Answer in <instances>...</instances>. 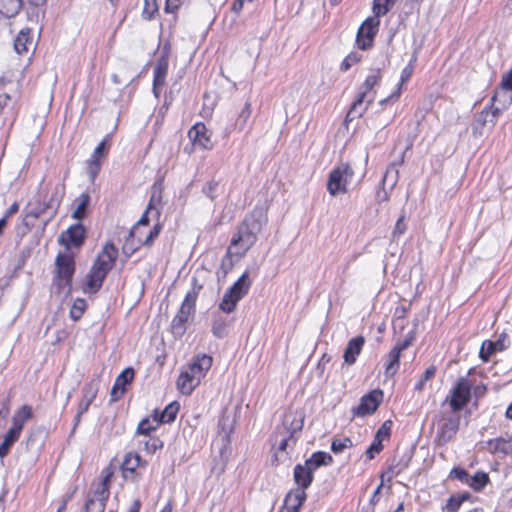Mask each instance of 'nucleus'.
<instances>
[{"instance_id": "nucleus-1", "label": "nucleus", "mask_w": 512, "mask_h": 512, "mask_svg": "<svg viewBox=\"0 0 512 512\" xmlns=\"http://www.w3.org/2000/svg\"><path fill=\"white\" fill-rule=\"evenodd\" d=\"M304 426V418H283L275 427L274 443L276 446L272 463L279 465L290 459Z\"/></svg>"}, {"instance_id": "nucleus-2", "label": "nucleus", "mask_w": 512, "mask_h": 512, "mask_svg": "<svg viewBox=\"0 0 512 512\" xmlns=\"http://www.w3.org/2000/svg\"><path fill=\"white\" fill-rule=\"evenodd\" d=\"M267 223V215L262 208H255L248 214L231 240V248L236 254H245L257 241L258 234Z\"/></svg>"}, {"instance_id": "nucleus-3", "label": "nucleus", "mask_w": 512, "mask_h": 512, "mask_svg": "<svg viewBox=\"0 0 512 512\" xmlns=\"http://www.w3.org/2000/svg\"><path fill=\"white\" fill-rule=\"evenodd\" d=\"M64 195V185L57 184L54 187H46L45 192H40L34 204H30L29 216L39 218L45 213L53 217L58 210Z\"/></svg>"}, {"instance_id": "nucleus-4", "label": "nucleus", "mask_w": 512, "mask_h": 512, "mask_svg": "<svg viewBox=\"0 0 512 512\" xmlns=\"http://www.w3.org/2000/svg\"><path fill=\"white\" fill-rule=\"evenodd\" d=\"M235 427L236 418H219L217 441L221 442V447L219 448V461L215 459V464L212 467V472L217 475L225 471L226 464L231 454L230 436L234 432Z\"/></svg>"}, {"instance_id": "nucleus-5", "label": "nucleus", "mask_w": 512, "mask_h": 512, "mask_svg": "<svg viewBox=\"0 0 512 512\" xmlns=\"http://www.w3.org/2000/svg\"><path fill=\"white\" fill-rule=\"evenodd\" d=\"M111 472H106L102 479L93 483L87 494L85 502V512H104L106 502L110 495Z\"/></svg>"}, {"instance_id": "nucleus-6", "label": "nucleus", "mask_w": 512, "mask_h": 512, "mask_svg": "<svg viewBox=\"0 0 512 512\" xmlns=\"http://www.w3.org/2000/svg\"><path fill=\"white\" fill-rule=\"evenodd\" d=\"M197 296L198 292L194 289L186 294L177 315L172 320L171 327L174 335L182 336L185 333L186 324L195 311Z\"/></svg>"}, {"instance_id": "nucleus-7", "label": "nucleus", "mask_w": 512, "mask_h": 512, "mask_svg": "<svg viewBox=\"0 0 512 512\" xmlns=\"http://www.w3.org/2000/svg\"><path fill=\"white\" fill-rule=\"evenodd\" d=\"M354 171L349 164L343 163L334 168L327 181V190L332 196L348 191V184L351 182Z\"/></svg>"}, {"instance_id": "nucleus-8", "label": "nucleus", "mask_w": 512, "mask_h": 512, "mask_svg": "<svg viewBox=\"0 0 512 512\" xmlns=\"http://www.w3.org/2000/svg\"><path fill=\"white\" fill-rule=\"evenodd\" d=\"M55 265L57 269L55 280L57 286L69 291L75 270L73 257L69 254H59L55 260Z\"/></svg>"}, {"instance_id": "nucleus-9", "label": "nucleus", "mask_w": 512, "mask_h": 512, "mask_svg": "<svg viewBox=\"0 0 512 512\" xmlns=\"http://www.w3.org/2000/svg\"><path fill=\"white\" fill-rule=\"evenodd\" d=\"M472 397V387L468 379L460 378L451 390L450 406L452 411L461 410Z\"/></svg>"}, {"instance_id": "nucleus-10", "label": "nucleus", "mask_w": 512, "mask_h": 512, "mask_svg": "<svg viewBox=\"0 0 512 512\" xmlns=\"http://www.w3.org/2000/svg\"><path fill=\"white\" fill-rule=\"evenodd\" d=\"M380 20L376 17H368L359 27L356 37V44L361 50L370 48L378 31Z\"/></svg>"}, {"instance_id": "nucleus-11", "label": "nucleus", "mask_w": 512, "mask_h": 512, "mask_svg": "<svg viewBox=\"0 0 512 512\" xmlns=\"http://www.w3.org/2000/svg\"><path fill=\"white\" fill-rule=\"evenodd\" d=\"M19 97L18 82L12 81L5 76L0 78V113L6 108L13 110Z\"/></svg>"}, {"instance_id": "nucleus-12", "label": "nucleus", "mask_w": 512, "mask_h": 512, "mask_svg": "<svg viewBox=\"0 0 512 512\" xmlns=\"http://www.w3.org/2000/svg\"><path fill=\"white\" fill-rule=\"evenodd\" d=\"M433 428L436 430V440L444 444L451 440L459 428V418H435Z\"/></svg>"}, {"instance_id": "nucleus-13", "label": "nucleus", "mask_w": 512, "mask_h": 512, "mask_svg": "<svg viewBox=\"0 0 512 512\" xmlns=\"http://www.w3.org/2000/svg\"><path fill=\"white\" fill-rule=\"evenodd\" d=\"M383 400L381 390H373L361 398L360 404L352 409L354 416L373 414Z\"/></svg>"}, {"instance_id": "nucleus-14", "label": "nucleus", "mask_w": 512, "mask_h": 512, "mask_svg": "<svg viewBox=\"0 0 512 512\" xmlns=\"http://www.w3.org/2000/svg\"><path fill=\"white\" fill-rule=\"evenodd\" d=\"M392 425L393 422L390 419H388L377 430L372 443L365 452L366 457L369 460L374 459L375 455L379 454L383 450L382 442L390 438Z\"/></svg>"}, {"instance_id": "nucleus-15", "label": "nucleus", "mask_w": 512, "mask_h": 512, "mask_svg": "<svg viewBox=\"0 0 512 512\" xmlns=\"http://www.w3.org/2000/svg\"><path fill=\"white\" fill-rule=\"evenodd\" d=\"M26 418H14L12 426L4 435L3 442L0 444V459L8 455L11 447L18 441L24 427Z\"/></svg>"}, {"instance_id": "nucleus-16", "label": "nucleus", "mask_w": 512, "mask_h": 512, "mask_svg": "<svg viewBox=\"0 0 512 512\" xmlns=\"http://www.w3.org/2000/svg\"><path fill=\"white\" fill-rule=\"evenodd\" d=\"M501 96L504 97V102L501 107H496L493 110L494 117L497 114H500L502 110L506 109L512 103V68L509 70L508 73L503 75L501 81V88L495 92L493 100L497 101Z\"/></svg>"}, {"instance_id": "nucleus-17", "label": "nucleus", "mask_w": 512, "mask_h": 512, "mask_svg": "<svg viewBox=\"0 0 512 512\" xmlns=\"http://www.w3.org/2000/svg\"><path fill=\"white\" fill-rule=\"evenodd\" d=\"M118 250L112 243H106L93 264L94 267L108 274L115 265Z\"/></svg>"}, {"instance_id": "nucleus-18", "label": "nucleus", "mask_w": 512, "mask_h": 512, "mask_svg": "<svg viewBox=\"0 0 512 512\" xmlns=\"http://www.w3.org/2000/svg\"><path fill=\"white\" fill-rule=\"evenodd\" d=\"M412 459L411 452H405L400 457H394L391 460V463L388 465L387 469L382 472L381 479L384 481L385 479L388 482H391L392 479L406 470L410 464Z\"/></svg>"}, {"instance_id": "nucleus-19", "label": "nucleus", "mask_w": 512, "mask_h": 512, "mask_svg": "<svg viewBox=\"0 0 512 512\" xmlns=\"http://www.w3.org/2000/svg\"><path fill=\"white\" fill-rule=\"evenodd\" d=\"M154 200H155V196L153 195L151 197V200L147 206L145 213L138 220L137 224L131 229L129 236L127 237V239L123 245V250L125 253L132 254L134 251L137 250V247H134V238H135L136 232L138 231L139 226H141V225L146 226L149 224V218H148L147 214L151 213L153 210L156 211L157 215L160 214L159 211L153 205Z\"/></svg>"}, {"instance_id": "nucleus-20", "label": "nucleus", "mask_w": 512, "mask_h": 512, "mask_svg": "<svg viewBox=\"0 0 512 512\" xmlns=\"http://www.w3.org/2000/svg\"><path fill=\"white\" fill-rule=\"evenodd\" d=\"M188 137L194 145H198L203 149H211L213 143L211 141V132L207 129L204 123L198 122L188 131Z\"/></svg>"}, {"instance_id": "nucleus-21", "label": "nucleus", "mask_w": 512, "mask_h": 512, "mask_svg": "<svg viewBox=\"0 0 512 512\" xmlns=\"http://www.w3.org/2000/svg\"><path fill=\"white\" fill-rule=\"evenodd\" d=\"M85 238V228L82 224L77 223L70 226L66 231L60 235V242L67 247H79L82 245Z\"/></svg>"}, {"instance_id": "nucleus-22", "label": "nucleus", "mask_w": 512, "mask_h": 512, "mask_svg": "<svg viewBox=\"0 0 512 512\" xmlns=\"http://www.w3.org/2000/svg\"><path fill=\"white\" fill-rule=\"evenodd\" d=\"M36 42L32 29L24 28L21 29L14 40V49L19 55L28 54L34 51Z\"/></svg>"}, {"instance_id": "nucleus-23", "label": "nucleus", "mask_w": 512, "mask_h": 512, "mask_svg": "<svg viewBox=\"0 0 512 512\" xmlns=\"http://www.w3.org/2000/svg\"><path fill=\"white\" fill-rule=\"evenodd\" d=\"M307 498L306 492L302 489H294L287 493L281 512H299Z\"/></svg>"}, {"instance_id": "nucleus-24", "label": "nucleus", "mask_w": 512, "mask_h": 512, "mask_svg": "<svg viewBox=\"0 0 512 512\" xmlns=\"http://www.w3.org/2000/svg\"><path fill=\"white\" fill-rule=\"evenodd\" d=\"M134 370L132 368L124 369L116 378L111 389L110 395L112 401H117L125 392V386L132 382Z\"/></svg>"}, {"instance_id": "nucleus-25", "label": "nucleus", "mask_w": 512, "mask_h": 512, "mask_svg": "<svg viewBox=\"0 0 512 512\" xmlns=\"http://www.w3.org/2000/svg\"><path fill=\"white\" fill-rule=\"evenodd\" d=\"M313 473L312 469L304 464H297L293 469V478L298 486L297 489H302L305 491L313 482Z\"/></svg>"}, {"instance_id": "nucleus-26", "label": "nucleus", "mask_w": 512, "mask_h": 512, "mask_svg": "<svg viewBox=\"0 0 512 512\" xmlns=\"http://www.w3.org/2000/svg\"><path fill=\"white\" fill-rule=\"evenodd\" d=\"M106 276V273L99 270V268L92 266L86 276V282L85 285L83 286V292L86 294L96 293L101 288Z\"/></svg>"}, {"instance_id": "nucleus-27", "label": "nucleus", "mask_w": 512, "mask_h": 512, "mask_svg": "<svg viewBox=\"0 0 512 512\" xmlns=\"http://www.w3.org/2000/svg\"><path fill=\"white\" fill-rule=\"evenodd\" d=\"M511 439V437L509 439L502 437L490 439L486 442L487 449L490 453L503 459L509 455H512Z\"/></svg>"}, {"instance_id": "nucleus-28", "label": "nucleus", "mask_w": 512, "mask_h": 512, "mask_svg": "<svg viewBox=\"0 0 512 512\" xmlns=\"http://www.w3.org/2000/svg\"><path fill=\"white\" fill-rule=\"evenodd\" d=\"M168 73V60L160 58L157 60L154 67V80H153V94L156 98L160 96V88L165 85L166 76Z\"/></svg>"}, {"instance_id": "nucleus-29", "label": "nucleus", "mask_w": 512, "mask_h": 512, "mask_svg": "<svg viewBox=\"0 0 512 512\" xmlns=\"http://www.w3.org/2000/svg\"><path fill=\"white\" fill-rule=\"evenodd\" d=\"M405 151H402L399 159L393 161L386 169L385 174L383 175L381 184L382 186H388L389 191H391L398 182L399 179V170L397 167L404 163Z\"/></svg>"}, {"instance_id": "nucleus-30", "label": "nucleus", "mask_w": 512, "mask_h": 512, "mask_svg": "<svg viewBox=\"0 0 512 512\" xmlns=\"http://www.w3.org/2000/svg\"><path fill=\"white\" fill-rule=\"evenodd\" d=\"M201 379L193 375L188 368L182 371L177 380V388L184 395H190L200 384Z\"/></svg>"}, {"instance_id": "nucleus-31", "label": "nucleus", "mask_w": 512, "mask_h": 512, "mask_svg": "<svg viewBox=\"0 0 512 512\" xmlns=\"http://www.w3.org/2000/svg\"><path fill=\"white\" fill-rule=\"evenodd\" d=\"M98 393V383L96 381H91L86 384L82 390V399L79 403L77 416H81L82 414L88 411V407L92 404Z\"/></svg>"}, {"instance_id": "nucleus-32", "label": "nucleus", "mask_w": 512, "mask_h": 512, "mask_svg": "<svg viewBox=\"0 0 512 512\" xmlns=\"http://www.w3.org/2000/svg\"><path fill=\"white\" fill-rule=\"evenodd\" d=\"M213 359L207 354L198 355L188 366V370L199 379H202L212 366Z\"/></svg>"}, {"instance_id": "nucleus-33", "label": "nucleus", "mask_w": 512, "mask_h": 512, "mask_svg": "<svg viewBox=\"0 0 512 512\" xmlns=\"http://www.w3.org/2000/svg\"><path fill=\"white\" fill-rule=\"evenodd\" d=\"M364 343L365 339L363 336H357L348 342L343 355L345 363L352 365L356 362L357 356L361 353Z\"/></svg>"}, {"instance_id": "nucleus-34", "label": "nucleus", "mask_w": 512, "mask_h": 512, "mask_svg": "<svg viewBox=\"0 0 512 512\" xmlns=\"http://www.w3.org/2000/svg\"><path fill=\"white\" fill-rule=\"evenodd\" d=\"M175 418H142L137 426V434L150 436L157 428L164 423H171Z\"/></svg>"}, {"instance_id": "nucleus-35", "label": "nucleus", "mask_w": 512, "mask_h": 512, "mask_svg": "<svg viewBox=\"0 0 512 512\" xmlns=\"http://www.w3.org/2000/svg\"><path fill=\"white\" fill-rule=\"evenodd\" d=\"M373 101V97H367L366 93H358V96L351 108L349 109L346 118L350 121L359 118L366 111L368 105Z\"/></svg>"}, {"instance_id": "nucleus-36", "label": "nucleus", "mask_w": 512, "mask_h": 512, "mask_svg": "<svg viewBox=\"0 0 512 512\" xmlns=\"http://www.w3.org/2000/svg\"><path fill=\"white\" fill-rule=\"evenodd\" d=\"M497 114L494 117L493 110L489 109L482 110L476 117L475 121L472 124V131L475 136H482L484 134V128L487 123H491V126L494 124L495 118L498 116Z\"/></svg>"}, {"instance_id": "nucleus-37", "label": "nucleus", "mask_w": 512, "mask_h": 512, "mask_svg": "<svg viewBox=\"0 0 512 512\" xmlns=\"http://www.w3.org/2000/svg\"><path fill=\"white\" fill-rule=\"evenodd\" d=\"M251 286V281L249 279V274L245 271L239 279L228 289L230 294L235 295L239 300H241L249 291Z\"/></svg>"}, {"instance_id": "nucleus-38", "label": "nucleus", "mask_w": 512, "mask_h": 512, "mask_svg": "<svg viewBox=\"0 0 512 512\" xmlns=\"http://www.w3.org/2000/svg\"><path fill=\"white\" fill-rule=\"evenodd\" d=\"M333 463V457L324 451L314 452L310 458L305 461V464L312 469L317 470L321 466H328Z\"/></svg>"}, {"instance_id": "nucleus-39", "label": "nucleus", "mask_w": 512, "mask_h": 512, "mask_svg": "<svg viewBox=\"0 0 512 512\" xmlns=\"http://www.w3.org/2000/svg\"><path fill=\"white\" fill-rule=\"evenodd\" d=\"M22 5V0H0V13L11 18L20 12Z\"/></svg>"}, {"instance_id": "nucleus-40", "label": "nucleus", "mask_w": 512, "mask_h": 512, "mask_svg": "<svg viewBox=\"0 0 512 512\" xmlns=\"http://www.w3.org/2000/svg\"><path fill=\"white\" fill-rule=\"evenodd\" d=\"M89 202L90 196L88 193H82L79 197H77L73 203L76 207L73 211L72 217L77 220H82L85 217Z\"/></svg>"}, {"instance_id": "nucleus-41", "label": "nucleus", "mask_w": 512, "mask_h": 512, "mask_svg": "<svg viewBox=\"0 0 512 512\" xmlns=\"http://www.w3.org/2000/svg\"><path fill=\"white\" fill-rule=\"evenodd\" d=\"M398 0H373L372 11L373 17L379 19L386 15L397 3Z\"/></svg>"}, {"instance_id": "nucleus-42", "label": "nucleus", "mask_w": 512, "mask_h": 512, "mask_svg": "<svg viewBox=\"0 0 512 512\" xmlns=\"http://www.w3.org/2000/svg\"><path fill=\"white\" fill-rule=\"evenodd\" d=\"M401 353L394 347L388 354V363L385 368L386 376H393L399 368V359Z\"/></svg>"}, {"instance_id": "nucleus-43", "label": "nucleus", "mask_w": 512, "mask_h": 512, "mask_svg": "<svg viewBox=\"0 0 512 512\" xmlns=\"http://www.w3.org/2000/svg\"><path fill=\"white\" fill-rule=\"evenodd\" d=\"M489 482V476L487 473L479 471L473 476H469V481L467 485H469L475 491H480L483 489L486 484Z\"/></svg>"}, {"instance_id": "nucleus-44", "label": "nucleus", "mask_w": 512, "mask_h": 512, "mask_svg": "<svg viewBox=\"0 0 512 512\" xmlns=\"http://www.w3.org/2000/svg\"><path fill=\"white\" fill-rule=\"evenodd\" d=\"M240 300L227 290L219 304V309L225 313H231L235 310Z\"/></svg>"}, {"instance_id": "nucleus-45", "label": "nucleus", "mask_w": 512, "mask_h": 512, "mask_svg": "<svg viewBox=\"0 0 512 512\" xmlns=\"http://www.w3.org/2000/svg\"><path fill=\"white\" fill-rule=\"evenodd\" d=\"M470 498L469 493H462L457 495H452L446 504V509L449 512H457L460 506Z\"/></svg>"}, {"instance_id": "nucleus-46", "label": "nucleus", "mask_w": 512, "mask_h": 512, "mask_svg": "<svg viewBox=\"0 0 512 512\" xmlns=\"http://www.w3.org/2000/svg\"><path fill=\"white\" fill-rule=\"evenodd\" d=\"M251 113H252L251 104H250V102H246L244 107L239 112L236 122H235V127L239 131H242L244 129V127L247 124V121L249 120V118L251 116Z\"/></svg>"}, {"instance_id": "nucleus-47", "label": "nucleus", "mask_w": 512, "mask_h": 512, "mask_svg": "<svg viewBox=\"0 0 512 512\" xmlns=\"http://www.w3.org/2000/svg\"><path fill=\"white\" fill-rule=\"evenodd\" d=\"M86 309V301L82 298H77L70 309V317L72 320H79Z\"/></svg>"}, {"instance_id": "nucleus-48", "label": "nucleus", "mask_w": 512, "mask_h": 512, "mask_svg": "<svg viewBox=\"0 0 512 512\" xmlns=\"http://www.w3.org/2000/svg\"><path fill=\"white\" fill-rule=\"evenodd\" d=\"M162 229V225L157 223L154 225L153 229L147 234V236L145 237L144 240L142 239H138V245L136 246L137 249L141 246V245H145V246H152L154 240L159 236L160 234V231Z\"/></svg>"}, {"instance_id": "nucleus-49", "label": "nucleus", "mask_w": 512, "mask_h": 512, "mask_svg": "<svg viewBox=\"0 0 512 512\" xmlns=\"http://www.w3.org/2000/svg\"><path fill=\"white\" fill-rule=\"evenodd\" d=\"M141 457L138 454H128L122 464L124 471L134 472L140 465Z\"/></svg>"}, {"instance_id": "nucleus-50", "label": "nucleus", "mask_w": 512, "mask_h": 512, "mask_svg": "<svg viewBox=\"0 0 512 512\" xmlns=\"http://www.w3.org/2000/svg\"><path fill=\"white\" fill-rule=\"evenodd\" d=\"M353 445L352 440L348 437L334 439L331 443V451L335 454L342 453L346 448Z\"/></svg>"}, {"instance_id": "nucleus-51", "label": "nucleus", "mask_w": 512, "mask_h": 512, "mask_svg": "<svg viewBox=\"0 0 512 512\" xmlns=\"http://www.w3.org/2000/svg\"><path fill=\"white\" fill-rule=\"evenodd\" d=\"M226 321L222 317H216L212 325V333L218 338H223L226 334Z\"/></svg>"}, {"instance_id": "nucleus-52", "label": "nucleus", "mask_w": 512, "mask_h": 512, "mask_svg": "<svg viewBox=\"0 0 512 512\" xmlns=\"http://www.w3.org/2000/svg\"><path fill=\"white\" fill-rule=\"evenodd\" d=\"M378 81H379L378 75H376V74L369 75L366 78L363 85L361 86L359 93H366L367 97H373V95H371V90L378 83Z\"/></svg>"}, {"instance_id": "nucleus-53", "label": "nucleus", "mask_w": 512, "mask_h": 512, "mask_svg": "<svg viewBox=\"0 0 512 512\" xmlns=\"http://www.w3.org/2000/svg\"><path fill=\"white\" fill-rule=\"evenodd\" d=\"M157 11V0H144L142 14L145 19L150 20Z\"/></svg>"}, {"instance_id": "nucleus-54", "label": "nucleus", "mask_w": 512, "mask_h": 512, "mask_svg": "<svg viewBox=\"0 0 512 512\" xmlns=\"http://www.w3.org/2000/svg\"><path fill=\"white\" fill-rule=\"evenodd\" d=\"M470 474L461 467H454L449 474V478L451 479H457L460 482L467 484L469 481Z\"/></svg>"}, {"instance_id": "nucleus-55", "label": "nucleus", "mask_w": 512, "mask_h": 512, "mask_svg": "<svg viewBox=\"0 0 512 512\" xmlns=\"http://www.w3.org/2000/svg\"><path fill=\"white\" fill-rule=\"evenodd\" d=\"M495 352V349L492 345V341H484L479 352V356L483 362H487L490 356Z\"/></svg>"}, {"instance_id": "nucleus-56", "label": "nucleus", "mask_w": 512, "mask_h": 512, "mask_svg": "<svg viewBox=\"0 0 512 512\" xmlns=\"http://www.w3.org/2000/svg\"><path fill=\"white\" fill-rule=\"evenodd\" d=\"M404 221H405V213L402 212V214L398 218V220L395 224V227L393 229V232H392L393 239H397L398 237H400L401 235H403L405 233L407 226Z\"/></svg>"}, {"instance_id": "nucleus-57", "label": "nucleus", "mask_w": 512, "mask_h": 512, "mask_svg": "<svg viewBox=\"0 0 512 512\" xmlns=\"http://www.w3.org/2000/svg\"><path fill=\"white\" fill-rule=\"evenodd\" d=\"M179 410H180V404L177 401H174V402L170 403L169 405H167L161 414H159L158 410L155 409L152 416H176L177 413L179 412Z\"/></svg>"}, {"instance_id": "nucleus-58", "label": "nucleus", "mask_w": 512, "mask_h": 512, "mask_svg": "<svg viewBox=\"0 0 512 512\" xmlns=\"http://www.w3.org/2000/svg\"><path fill=\"white\" fill-rule=\"evenodd\" d=\"M218 187L219 183L215 180H211L203 186L202 190L207 197H209L211 200H215V198L217 197Z\"/></svg>"}, {"instance_id": "nucleus-59", "label": "nucleus", "mask_w": 512, "mask_h": 512, "mask_svg": "<svg viewBox=\"0 0 512 512\" xmlns=\"http://www.w3.org/2000/svg\"><path fill=\"white\" fill-rule=\"evenodd\" d=\"M100 168H101V163H96V161L88 162L87 172H88V175H89L91 181L95 180V178L97 177V175L100 172Z\"/></svg>"}, {"instance_id": "nucleus-60", "label": "nucleus", "mask_w": 512, "mask_h": 512, "mask_svg": "<svg viewBox=\"0 0 512 512\" xmlns=\"http://www.w3.org/2000/svg\"><path fill=\"white\" fill-rule=\"evenodd\" d=\"M492 345L495 349V351H502L504 350L508 345V336L506 334H501L497 341L493 342Z\"/></svg>"}, {"instance_id": "nucleus-61", "label": "nucleus", "mask_w": 512, "mask_h": 512, "mask_svg": "<svg viewBox=\"0 0 512 512\" xmlns=\"http://www.w3.org/2000/svg\"><path fill=\"white\" fill-rule=\"evenodd\" d=\"M359 60L360 58L357 54H350L342 62L341 69L347 71L352 66V64L358 62Z\"/></svg>"}, {"instance_id": "nucleus-62", "label": "nucleus", "mask_w": 512, "mask_h": 512, "mask_svg": "<svg viewBox=\"0 0 512 512\" xmlns=\"http://www.w3.org/2000/svg\"><path fill=\"white\" fill-rule=\"evenodd\" d=\"M486 392H487L486 385L480 384V385H477L474 387V389L472 391V396H474L475 399L478 400V399L484 397L486 395Z\"/></svg>"}, {"instance_id": "nucleus-63", "label": "nucleus", "mask_w": 512, "mask_h": 512, "mask_svg": "<svg viewBox=\"0 0 512 512\" xmlns=\"http://www.w3.org/2000/svg\"><path fill=\"white\" fill-rule=\"evenodd\" d=\"M413 65L410 63L401 72L400 85L404 84L412 75Z\"/></svg>"}, {"instance_id": "nucleus-64", "label": "nucleus", "mask_w": 512, "mask_h": 512, "mask_svg": "<svg viewBox=\"0 0 512 512\" xmlns=\"http://www.w3.org/2000/svg\"><path fill=\"white\" fill-rule=\"evenodd\" d=\"M413 341V336H409L405 338L401 343H397L394 348L398 349V351L401 353L403 350L407 349Z\"/></svg>"}]
</instances>
